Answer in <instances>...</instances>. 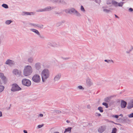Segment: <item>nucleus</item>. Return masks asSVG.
I'll use <instances>...</instances> for the list:
<instances>
[{"label": "nucleus", "instance_id": "obj_63", "mask_svg": "<svg viewBox=\"0 0 133 133\" xmlns=\"http://www.w3.org/2000/svg\"><path fill=\"white\" fill-rule=\"evenodd\" d=\"M131 48L132 49H133V46H132L131 47Z\"/></svg>", "mask_w": 133, "mask_h": 133}, {"label": "nucleus", "instance_id": "obj_36", "mask_svg": "<svg viewBox=\"0 0 133 133\" xmlns=\"http://www.w3.org/2000/svg\"><path fill=\"white\" fill-rule=\"evenodd\" d=\"M36 12H44V9H38L36 10Z\"/></svg>", "mask_w": 133, "mask_h": 133}, {"label": "nucleus", "instance_id": "obj_46", "mask_svg": "<svg viewBox=\"0 0 133 133\" xmlns=\"http://www.w3.org/2000/svg\"><path fill=\"white\" fill-rule=\"evenodd\" d=\"M128 116L130 118H132L133 117V113H132L131 114H129L128 115Z\"/></svg>", "mask_w": 133, "mask_h": 133}, {"label": "nucleus", "instance_id": "obj_32", "mask_svg": "<svg viewBox=\"0 0 133 133\" xmlns=\"http://www.w3.org/2000/svg\"><path fill=\"white\" fill-rule=\"evenodd\" d=\"M117 131V129L116 128H114L112 129L111 133H116Z\"/></svg>", "mask_w": 133, "mask_h": 133}, {"label": "nucleus", "instance_id": "obj_8", "mask_svg": "<svg viewBox=\"0 0 133 133\" xmlns=\"http://www.w3.org/2000/svg\"><path fill=\"white\" fill-rule=\"evenodd\" d=\"M112 3L113 5L115 7H122L123 4L124 2H121L118 3L115 1L113 0L112 1Z\"/></svg>", "mask_w": 133, "mask_h": 133}, {"label": "nucleus", "instance_id": "obj_52", "mask_svg": "<svg viewBox=\"0 0 133 133\" xmlns=\"http://www.w3.org/2000/svg\"><path fill=\"white\" fill-rule=\"evenodd\" d=\"M11 107V105L10 104V107L7 108V109L8 110L10 109V108Z\"/></svg>", "mask_w": 133, "mask_h": 133}, {"label": "nucleus", "instance_id": "obj_1", "mask_svg": "<svg viewBox=\"0 0 133 133\" xmlns=\"http://www.w3.org/2000/svg\"><path fill=\"white\" fill-rule=\"evenodd\" d=\"M50 75L49 71L47 69H43L41 72V76L43 82L46 81L47 79L49 78Z\"/></svg>", "mask_w": 133, "mask_h": 133}, {"label": "nucleus", "instance_id": "obj_16", "mask_svg": "<svg viewBox=\"0 0 133 133\" xmlns=\"http://www.w3.org/2000/svg\"><path fill=\"white\" fill-rule=\"evenodd\" d=\"M122 120L124 122L128 123H129L130 122V120L126 117H124L123 118Z\"/></svg>", "mask_w": 133, "mask_h": 133}, {"label": "nucleus", "instance_id": "obj_53", "mask_svg": "<svg viewBox=\"0 0 133 133\" xmlns=\"http://www.w3.org/2000/svg\"><path fill=\"white\" fill-rule=\"evenodd\" d=\"M2 116V112L1 111H0V117H1Z\"/></svg>", "mask_w": 133, "mask_h": 133}, {"label": "nucleus", "instance_id": "obj_47", "mask_svg": "<svg viewBox=\"0 0 133 133\" xmlns=\"http://www.w3.org/2000/svg\"><path fill=\"white\" fill-rule=\"evenodd\" d=\"M4 75L3 73H0V77L2 78L3 77H4Z\"/></svg>", "mask_w": 133, "mask_h": 133}, {"label": "nucleus", "instance_id": "obj_30", "mask_svg": "<svg viewBox=\"0 0 133 133\" xmlns=\"http://www.w3.org/2000/svg\"><path fill=\"white\" fill-rule=\"evenodd\" d=\"M35 14V12H28V15H34Z\"/></svg>", "mask_w": 133, "mask_h": 133}, {"label": "nucleus", "instance_id": "obj_38", "mask_svg": "<svg viewBox=\"0 0 133 133\" xmlns=\"http://www.w3.org/2000/svg\"><path fill=\"white\" fill-rule=\"evenodd\" d=\"M111 0H107V4H110L112 3Z\"/></svg>", "mask_w": 133, "mask_h": 133}, {"label": "nucleus", "instance_id": "obj_26", "mask_svg": "<svg viewBox=\"0 0 133 133\" xmlns=\"http://www.w3.org/2000/svg\"><path fill=\"white\" fill-rule=\"evenodd\" d=\"M12 22V21L11 20H7L5 21V23L6 24L9 25Z\"/></svg>", "mask_w": 133, "mask_h": 133}, {"label": "nucleus", "instance_id": "obj_9", "mask_svg": "<svg viewBox=\"0 0 133 133\" xmlns=\"http://www.w3.org/2000/svg\"><path fill=\"white\" fill-rule=\"evenodd\" d=\"M34 68L37 70H39L41 68V64L40 62H37L34 65Z\"/></svg>", "mask_w": 133, "mask_h": 133}, {"label": "nucleus", "instance_id": "obj_13", "mask_svg": "<svg viewBox=\"0 0 133 133\" xmlns=\"http://www.w3.org/2000/svg\"><path fill=\"white\" fill-rule=\"evenodd\" d=\"M13 73L16 76H20L21 75V72L19 71L17 69H14L13 71Z\"/></svg>", "mask_w": 133, "mask_h": 133}, {"label": "nucleus", "instance_id": "obj_29", "mask_svg": "<svg viewBox=\"0 0 133 133\" xmlns=\"http://www.w3.org/2000/svg\"><path fill=\"white\" fill-rule=\"evenodd\" d=\"M2 6L5 9H8V5L5 4H3L2 5Z\"/></svg>", "mask_w": 133, "mask_h": 133}, {"label": "nucleus", "instance_id": "obj_7", "mask_svg": "<svg viewBox=\"0 0 133 133\" xmlns=\"http://www.w3.org/2000/svg\"><path fill=\"white\" fill-rule=\"evenodd\" d=\"M30 26L31 27H34L36 28L37 27L40 28H43V25L42 24H37L29 23V24Z\"/></svg>", "mask_w": 133, "mask_h": 133}, {"label": "nucleus", "instance_id": "obj_34", "mask_svg": "<svg viewBox=\"0 0 133 133\" xmlns=\"http://www.w3.org/2000/svg\"><path fill=\"white\" fill-rule=\"evenodd\" d=\"M80 9L83 12H85V10L82 5L81 6Z\"/></svg>", "mask_w": 133, "mask_h": 133}, {"label": "nucleus", "instance_id": "obj_12", "mask_svg": "<svg viewBox=\"0 0 133 133\" xmlns=\"http://www.w3.org/2000/svg\"><path fill=\"white\" fill-rule=\"evenodd\" d=\"M133 108V100L130 101L128 104L127 108L128 109H130Z\"/></svg>", "mask_w": 133, "mask_h": 133}, {"label": "nucleus", "instance_id": "obj_18", "mask_svg": "<svg viewBox=\"0 0 133 133\" xmlns=\"http://www.w3.org/2000/svg\"><path fill=\"white\" fill-rule=\"evenodd\" d=\"M127 104V102L124 101H122L121 102V106L122 108H124L125 107Z\"/></svg>", "mask_w": 133, "mask_h": 133}, {"label": "nucleus", "instance_id": "obj_14", "mask_svg": "<svg viewBox=\"0 0 133 133\" xmlns=\"http://www.w3.org/2000/svg\"><path fill=\"white\" fill-rule=\"evenodd\" d=\"M86 83L88 86H90L92 84L91 80L89 78H88L87 79Z\"/></svg>", "mask_w": 133, "mask_h": 133}, {"label": "nucleus", "instance_id": "obj_41", "mask_svg": "<svg viewBox=\"0 0 133 133\" xmlns=\"http://www.w3.org/2000/svg\"><path fill=\"white\" fill-rule=\"evenodd\" d=\"M62 23L61 22H59L56 24V25L57 26H59L62 25Z\"/></svg>", "mask_w": 133, "mask_h": 133}, {"label": "nucleus", "instance_id": "obj_64", "mask_svg": "<svg viewBox=\"0 0 133 133\" xmlns=\"http://www.w3.org/2000/svg\"><path fill=\"white\" fill-rule=\"evenodd\" d=\"M127 53H129V52H128V51H127Z\"/></svg>", "mask_w": 133, "mask_h": 133}, {"label": "nucleus", "instance_id": "obj_4", "mask_svg": "<svg viewBox=\"0 0 133 133\" xmlns=\"http://www.w3.org/2000/svg\"><path fill=\"white\" fill-rule=\"evenodd\" d=\"M22 82L23 85L27 87L30 86L31 84V81L29 79L26 78L23 79Z\"/></svg>", "mask_w": 133, "mask_h": 133}, {"label": "nucleus", "instance_id": "obj_19", "mask_svg": "<svg viewBox=\"0 0 133 133\" xmlns=\"http://www.w3.org/2000/svg\"><path fill=\"white\" fill-rule=\"evenodd\" d=\"M30 30L35 33H36L37 35H39V32L38 30L34 29H30Z\"/></svg>", "mask_w": 133, "mask_h": 133}, {"label": "nucleus", "instance_id": "obj_57", "mask_svg": "<svg viewBox=\"0 0 133 133\" xmlns=\"http://www.w3.org/2000/svg\"><path fill=\"white\" fill-rule=\"evenodd\" d=\"M97 115L98 116H101V114L99 113H97Z\"/></svg>", "mask_w": 133, "mask_h": 133}, {"label": "nucleus", "instance_id": "obj_50", "mask_svg": "<svg viewBox=\"0 0 133 133\" xmlns=\"http://www.w3.org/2000/svg\"><path fill=\"white\" fill-rule=\"evenodd\" d=\"M69 59V57L63 58V59L64 60H67Z\"/></svg>", "mask_w": 133, "mask_h": 133}, {"label": "nucleus", "instance_id": "obj_59", "mask_svg": "<svg viewBox=\"0 0 133 133\" xmlns=\"http://www.w3.org/2000/svg\"><path fill=\"white\" fill-rule=\"evenodd\" d=\"M46 1H48V2H50L51 1V0H45Z\"/></svg>", "mask_w": 133, "mask_h": 133}, {"label": "nucleus", "instance_id": "obj_37", "mask_svg": "<svg viewBox=\"0 0 133 133\" xmlns=\"http://www.w3.org/2000/svg\"><path fill=\"white\" fill-rule=\"evenodd\" d=\"M1 79L4 81V82H5L6 81L7 79L4 76V77H3L1 78Z\"/></svg>", "mask_w": 133, "mask_h": 133}, {"label": "nucleus", "instance_id": "obj_42", "mask_svg": "<svg viewBox=\"0 0 133 133\" xmlns=\"http://www.w3.org/2000/svg\"><path fill=\"white\" fill-rule=\"evenodd\" d=\"M77 88L79 89H83L84 88H83L81 86L79 85L78 87Z\"/></svg>", "mask_w": 133, "mask_h": 133}, {"label": "nucleus", "instance_id": "obj_3", "mask_svg": "<svg viewBox=\"0 0 133 133\" xmlns=\"http://www.w3.org/2000/svg\"><path fill=\"white\" fill-rule=\"evenodd\" d=\"M32 81L36 83H39L41 81V77L38 74H35L33 76L32 78Z\"/></svg>", "mask_w": 133, "mask_h": 133}, {"label": "nucleus", "instance_id": "obj_43", "mask_svg": "<svg viewBox=\"0 0 133 133\" xmlns=\"http://www.w3.org/2000/svg\"><path fill=\"white\" fill-rule=\"evenodd\" d=\"M97 3L99 4L101 2V0H94Z\"/></svg>", "mask_w": 133, "mask_h": 133}, {"label": "nucleus", "instance_id": "obj_28", "mask_svg": "<svg viewBox=\"0 0 133 133\" xmlns=\"http://www.w3.org/2000/svg\"><path fill=\"white\" fill-rule=\"evenodd\" d=\"M98 109L99 110L100 112H103V108L102 107H99L98 108Z\"/></svg>", "mask_w": 133, "mask_h": 133}, {"label": "nucleus", "instance_id": "obj_22", "mask_svg": "<svg viewBox=\"0 0 133 133\" xmlns=\"http://www.w3.org/2000/svg\"><path fill=\"white\" fill-rule=\"evenodd\" d=\"M111 97H107L104 98V101L105 102H109L110 99H111Z\"/></svg>", "mask_w": 133, "mask_h": 133}, {"label": "nucleus", "instance_id": "obj_6", "mask_svg": "<svg viewBox=\"0 0 133 133\" xmlns=\"http://www.w3.org/2000/svg\"><path fill=\"white\" fill-rule=\"evenodd\" d=\"M47 46L49 47H58L59 46V44L58 43L54 42H49L47 44Z\"/></svg>", "mask_w": 133, "mask_h": 133}, {"label": "nucleus", "instance_id": "obj_20", "mask_svg": "<svg viewBox=\"0 0 133 133\" xmlns=\"http://www.w3.org/2000/svg\"><path fill=\"white\" fill-rule=\"evenodd\" d=\"M28 62L30 63H32L34 62V58L32 57L29 58L28 59Z\"/></svg>", "mask_w": 133, "mask_h": 133}, {"label": "nucleus", "instance_id": "obj_54", "mask_svg": "<svg viewBox=\"0 0 133 133\" xmlns=\"http://www.w3.org/2000/svg\"><path fill=\"white\" fill-rule=\"evenodd\" d=\"M56 112L58 113H60L61 112V111L59 110H57Z\"/></svg>", "mask_w": 133, "mask_h": 133}, {"label": "nucleus", "instance_id": "obj_60", "mask_svg": "<svg viewBox=\"0 0 133 133\" xmlns=\"http://www.w3.org/2000/svg\"><path fill=\"white\" fill-rule=\"evenodd\" d=\"M66 122L67 123H69L70 122V121H68V120H67L66 121Z\"/></svg>", "mask_w": 133, "mask_h": 133}, {"label": "nucleus", "instance_id": "obj_45", "mask_svg": "<svg viewBox=\"0 0 133 133\" xmlns=\"http://www.w3.org/2000/svg\"><path fill=\"white\" fill-rule=\"evenodd\" d=\"M43 124H42L41 125H39L37 126V128H39L42 127L43 126Z\"/></svg>", "mask_w": 133, "mask_h": 133}, {"label": "nucleus", "instance_id": "obj_49", "mask_svg": "<svg viewBox=\"0 0 133 133\" xmlns=\"http://www.w3.org/2000/svg\"><path fill=\"white\" fill-rule=\"evenodd\" d=\"M129 11L130 12H132L133 11V9L131 8H130L129 9Z\"/></svg>", "mask_w": 133, "mask_h": 133}, {"label": "nucleus", "instance_id": "obj_48", "mask_svg": "<svg viewBox=\"0 0 133 133\" xmlns=\"http://www.w3.org/2000/svg\"><path fill=\"white\" fill-rule=\"evenodd\" d=\"M112 116L113 117H115L116 118H118L119 117V116L117 115H113Z\"/></svg>", "mask_w": 133, "mask_h": 133}, {"label": "nucleus", "instance_id": "obj_39", "mask_svg": "<svg viewBox=\"0 0 133 133\" xmlns=\"http://www.w3.org/2000/svg\"><path fill=\"white\" fill-rule=\"evenodd\" d=\"M59 2V3L61 2L60 0H53V3H58Z\"/></svg>", "mask_w": 133, "mask_h": 133}, {"label": "nucleus", "instance_id": "obj_27", "mask_svg": "<svg viewBox=\"0 0 133 133\" xmlns=\"http://www.w3.org/2000/svg\"><path fill=\"white\" fill-rule=\"evenodd\" d=\"M28 12H23L22 13L21 15L22 16H28Z\"/></svg>", "mask_w": 133, "mask_h": 133}, {"label": "nucleus", "instance_id": "obj_17", "mask_svg": "<svg viewBox=\"0 0 133 133\" xmlns=\"http://www.w3.org/2000/svg\"><path fill=\"white\" fill-rule=\"evenodd\" d=\"M61 76V74H59L56 75L54 78L55 81H56L58 80L60 78Z\"/></svg>", "mask_w": 133, "mask_h": 133}, {"label": "nucleus", "instance_id": "obj_40", "mask_svg": "<svg viewBox=\"0 0 133 133\" xmlns=\"http://www.w3.org/2000/svg\"><path fill=\"white\" fill-rule=\"evenodd\" d=\"M65 12L67 13L70 14V9H66L65 10Z\"/></svg>", "mask_w": 133, "mask_h": 133}, {"label": "nucleus", "instance_id": "obj_33", "mask_svg": "<svg viewBox=\"0 0 133 133\" xmlns=\"http://www.w3.org/2000/svg\"><path fill=\"white\" fill-rule=\"evenodd\" d=\"M4 89V87L3 86L0 85V92H2Z\"/></svg>", "mask_w": 133, "mask_h": 133}, {"label": "nucleus", "instance_id": "obj_62", "mask_svg": "<svg viewBox=\"0 0 133 133\" xmlns=\"http://www.w3.org/2000/svg\"><path fill=\"white\" fill-rule=\"evenodd\" d=\"M54 133H59L58 132H54Z\"/></svg>", "mask_w": 133, "mask_h": 133}, {"label": "nucleus", "instance_id": "obj_61", "mask_svg": "<svg viewBox=\"0 0 133 133\" xmlns=\"http://www.w3.org/2000/svg\"><path fill=\"white\" fill-rule=\"evenodd\" d=\"M119 116H121V117H122L123 116V115L122 114H121L119 115Z\"/></svg>", "mask_w": 133, "mask_h": 133}, {"label": "nucleus", "instance_id": "obj_44", "mask_svg": "<svg viewBox=\"0 0 133 133\" xmlns=\"http://www.w3.org/2000/svg\"><path fill=\"white\" fill-rule=\"evenodd\" d=\"M37 35L38 36H39V37L43 39L44 38V37L43 35H41L39 33V35Z\"/></svg>", "mask_w": 133, "mask_h": 133}, {"label": "nucleus", "instance_id": "obj_11", "mask_svg": "<svg viewBox=\"0 0 133 133\" xmlns=\"http://www.w3.org/2000/svg\"><path fill=\"white\" fill-rule=\"evenodd\" d=\"M106 127L105 126H101L98 129V130L99 132L102 133L106 129Z\"/></svg>", "mask_w": 133, "mask_h": 133}, {"label": "nucleus", "instance_id": "obj_2", "mask_svg": "<svg viewBox=\"0 0 133 133\" xmlns=\"http://www.w3.org/2000/svg\"><path fill=\"white\" fill-rule=\"evenodd\" d=\"M33 72L31 66L30 65L25 66L24 68L23 73L25 76H28L31 75Z\"/></svg>", "mask_w": 133, "mask_h": 133}, {"label": "nucleus", "instance_id": "obj_55", "mask_svg": "<svg viewBox=\"0 0 133 133\" xmlns=\"http://www.w3.org/2000/svg\"><path fill=\"white\" fill-rule=\"evenodd\" d=\"M23 132L24 133H28L27 131L25 130H23Z\"/></svg>", "mask_w": 133, "mask_h": 133}, {"label": "nucleus", "instance_id": "obj_25", "mask_svg": "<svg viewBox=\"0 0 133 133\" xmlns=\"http://www.w3.org/2000/svg\"><path fill=\"white\" fill-rule=\"evenodd\" d=\"M104 61L105 62H107L108 63H110L111 62H112V63H114V62L112 60H108V59H105L104 60Z\"/></svg>", "mask_w": 133, "mask_h": 133}, {"label": "nucleus", "instance_id": "obj_15", "mask_svg": "<svg viewBox=\"0 0 133 133\" xmlns=\"http://www.w3.org/2000/svg\"><path fill=\"white\" fill-rule=\"evenodd\" d=\"M54 8L53 7H51L50 6H48L44 8V11H50Z\"/></svg>", "mask_w": 133, "mask_h": 133}, {"label": "nucleus", "instance_id": "obj_56", "mask_svg": "<svg viewBox=\"0 0 133 133\" xmlns=\"http://www.w3.org/2000/svg\"><path fill=\"white\" fill-rule=\"evenodd\" d=\"M55 14H58V15L59 14V13L58 12H55Z\"/></svg>", "mask_w": 133, "mask_h": 133}, {"label": "nucleus", "instance_id": "obj_23", "mask_svg": "<svg viewBox=\"0 0 133 133\" xmlns=\"http://www.w3.org/2000/svg\"><path fill=\"white\" fill-rule=\"evenodd\" d=\"M74 14L76 16L78 17H80L81 15V14L77 10Z\"/></svg>", "mask_w": 133, "mask_h": 133}, {"label": "nucleus", "instance_id": "obj_5", "mask_svg": "<svg viewBox=\"0 0 133 133\" xmlns=\"http://www.w3.org/2000/svg\"><path fill=\"white\" fill-rule=\"evenodd\" d=\"M21 89V88L16 84H14L12 85V87L11 89V91L15 92L19 91Z\"/></svg>", "mask_w": 133, "mask_h": 133}, {"label": "nucleus", "instance_id": "obj_58", "mask_svg": "<svg viewBox=\"0 0 133 133\" xmlns=\"http://www.w3.org/2000/svg\"><path fill=\"white\" fill-rule=\"evenodd\" d=\"M115 15V17H116V18H119V17H118V16H117V15Z\"/></svg>", "mask_w": 133, "mask_h": 133}, {"label": "nucleus", "instance_id": "obj_21", "mask_svg": "<svg viewBox=\"0 0 133 133\" xmlns=\"http://www.w3.org/2000/svg\"><path fill=\"white\" fill-rule=\"evenodd\" d=\"M72 128L71 127H69L65 129V131L64 133H66V132H68L70 133L71 131V129Z\"/></svg>", "mask_w": 133, "mask_h": 133}, {"label": "nucleus", "instance_id": "obj_10", "mask_svg": "<svg viewBox=\"0 0 133 133\" xmlns=\"http://www.w3.org/2000/svg\"><path fill=\"white\" fill-rule=\"evenodd\" d=\"M5 64H6L9 65L10 66H12L15 64L14 62L10 59L7 60L5 62Z\"/></svg>", "mask_w": 133, "mask_h": 133}, {"label": "nucleus", "instance_id": "obj_24", "mask_svg": "<svg viewBox=\"0 0 133 133\" xmlns=\"http://www.w3.org/2000/svg\"><path fill=\"white\" fill-rule=\"evenodd\" d=\"M76 10L74 8H72L70 9V14L71 13H75Z\"/></svg>", "mask_w": 133, "mask_h": 133}, {"label": "nucleus", "instance_id": "obj_35", "mask_svg": "<svg viewBox=\"0 0 133 133\" xmlns=\"http://www.w3.org/2000/svg\"><path fill=\"white\" fill-rule=\"evenodd\" d=\"M102 105H103L105 106L106 108H108V103L105 102H103L102 103Z\"/></svg>", "mask_w": 133, "mask_h": 133}, {"label": "nucleus", "instance_id": "obj_31", "mask_svg": "<svg viewBox=\"0 0 133 133\" xmlns=\"http://www.w3.org/2000/svg\"><path fill=\"white\" fill-rule=\"evenodd\" d=\"M103 11L104 12H105L107 13H108L111 12V11L110 10L107 9H104L103 10Z\"/></svg>", "mask_w": 133, "mask_h": 133}, {"label": "nucleus", "instance_id": "obj_51", "mask_svg": "<svg viewBox=\"0 0 133 133\" xmlns=\"http://www.w3.org/2000/svg\"><path fill=\"white\" fill-rule=\"evenodd\" d=\"M43 116V115L42 114H40L38 115V117H42Z\"/></svg>", "mask_w": 133, "mask_h": 133}]
</instances>
